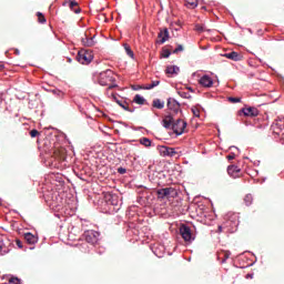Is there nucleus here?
Returning <instances> with one entry per match:
<instances>
[{
  "label": "nucleus",
  "mask_w": 284,
  "mask_h": 284,
  "mask_svg": "<svg viewBox=\"0 0 284 284\" xmlns=\"http://www.w3.org/2000/svg\"><path fill=\"white\" fill-rule=\"evenodd\" d=\"M98 81L100 85H110V83L114 81V72H112V70L102 71L99 74Z\"/></svg>",
  "instance_id": "f257e3e1"
},
{
  "label": "nucleus",
  "mask_w": 284,
  "mask_h": 284,
  "mask_svg": "<svg viewBox=\"0 0 284 284\" xmlns=\"http://www.w3.org/2000/svg\"><path fill=\"white\" fill-rule=\"evenodd\" d=\"M158 199H176L178 192L174 187L159 189L156 191Z\"/></svg>",
  "instance_id": "f03ea898"
},
{
  "label": "nucleus",
  "mask_w": 284,
  "mask_h": 284,
  "mask_svg": "<svg viewBox=\"0 0 284 284\" xmlns=\"http://www.w3.org/2000/svg\"><path fill=\"white\" fill-rule=\"evenodd\" d=\"M101 236V233L97 231H85L83 233V239L87 241V243H90V245H97L99 243V237Z\"/></svg>",
  "instance_id": "7ed1b4c3"
},
{
  "label": "nucleus",
  "mask_w": 284,
  "mask_h": 284,
  "mask_svg": "<svg viewBox=\"0 0 284 284\" xmlns=\"http://www.w3.org/2000/svg\"><path fill=\"white\" fill-rule=\"evenodd\" d=\"M187 128V122L182 119H178L175 122L172 124V130L173 132L178 135L181 136L185 132V129Z\"/></svg>",
  "instance_id": "20e7f679"
},
{
  "label": "nucleus",
  "mask_w": 284,
  "mask_h": 284,
  "mask_svg": "<svg viewBox=\"0 0 284 284\" xmlns=\"http://www.w3.org/2000/svg\"><path fill=\"white\" fill-rule=\"evenodd\" d=\"M92 53L90 51H79L77 55V61L82 63V65H88V63H92Z\"/></svg>",
  "instance_id": "39448f33"
},
{
  "label": "nucleus",
  "mask_w": 284,
  "mask_h": 284,
  "mask_svg": "<svg viewBox=\"0 0 284 284\" xmlns=\"http://www.w3.org/2000/svg\"><path fill=\"white\" fill-rule=\"evenodd\" d=\"M180 234L183 241H185L186 243H190V241H192V229H190V226L182 224L180 226Z\"/></svg>",
  "instance_id": "423d86ee"
},
{
  "label": "nucleus",
  "mask_w": 284,
  "mask_h": 284,
  "mask_svg": "<svg viewBox=\"0 0 284 284\" xmlns=\"http://www.w3.org/2000/svg\"><path fill=\"white\" fill-rule=\"evenodd\" d=\"M161 156H175L178 154L176 150L170 146H162L160 149Z\"/></svg>",
  "instance_id": "0eeeda50"
},
{
  "label": "nucleus",
  "mask_w": 284,
  "mask_h": 284,
  "mask_svg": "<svg viewBox=\"0 0 284 284\" xmlns=\"http://www.w3.org/2000/svg\"><path fill=\"white\" fill-rule=\"evenodd\" d=\"M227 174L229 176H232V179H239L241 174V169L236 165H229Z\"/></svg>",
  "instance_id": "6e6552de"
},
{
  "label": "nucleus",
  "mask_w": 284,
  "mask_h": 284,
  "mask_svg": "<svg viewBox=\"0 0 284 284\" xmlns=\"http://www.w3.org/2000/svg\"><path fill=\"white\" fill-rule=\"evenodd\" d=\"M200 85H202L203 88H212V85H214V80H212L210 78V75H203L200 80H199Z\"/></svg>",
  "instance_id": "1a4fd4ad"
},
{
  "label": "nucleus",
  "mask_w": 284,
  "mask_h": 284,
  "mask_svg": "<svg viewBox=\"0 0 284 284\" xmlns=\"http://www.w3.org/2000/svg\"><path fill=\"white\" fill-rule=\"evenodd\" d=\"M111 97H112L113 101H115V103H118V105H120V108H122L126 112H132V110H130V106L125 102V100H119V98L114 93H112Z\"/></svg>",
  "instance_id": "9d476101"
},
{
  "label": "nucleus",
  "mask_w": 284,
  "mask_h": 284,
  "mask_svg": "<svg viewBox=\"0 0 284 284\" xmlns=\"http://www.w3.org/2000/svg\"><path fill=\"white\" fill-rule=\"evenodd\" d=\"M24 241L28 245H34L39 242V237L30 232L24 233Z\"/></svg>",
  "instance_id": "9b49d317"
},
{
  "label": "nucleus",
  "mask_w": 284,
  "mask_h": 284,
  "mask_svg": "<svg viewBox=\"0 0 284 284\" xmlns=\"http://www.w3.org/2000/svg\"><path fill=\"white\" fill-rule=\"evenodd\" d=\"M241 112L244 114V116H256L258 114V109L254 106L244 108L241 110Z\"/></svg>",
  "instance_id": "f8f14e48"
},
{
  "label": "nucleus",
  "mask_w": 284,
  "mask_h": 284,
  "mask_svg": "<svg viewBox=\"0 0 284 284\" xmlns=\"http://www.w3.org/2000/svg\"><path fill=\"white\" fill-rule=\"evenodd\" d=\"M158 39H160L158 43H161V44L165 43V41L170 39V31H168V29L161 30L158 34Z\"/></svg>",
  "instance_id": "ddd939ff"
},
{
  "label": "nucleus",
  "mask_w": 284,
  "mask_h": 284,
  "mask_svg": "<svg viewBox=\"0 0 284 284\" xmlns=\"http://www.w3.org/2000/svg\"><path fill=\"white\" fill-rule=\"evenodd\" d=\"M224 57L226 59H230L231 61H241L243 59V55H241V53H239L236 51L225 53Z\"/></svg>",
  "instance_id": "4468645a"
},
{
  "label": "nucleus",
  "mask_w": 284,
  "mask_h": 284,
  "mask_svg": "<svg viewBox=\"0 0 284 284\" xmlns=\"http://www.w3.org/2000/svg\"><path fill=\"white\" fill-rule=\"evenodd\" d=\"M163 128L166 130H172V125L174 124V118L172 115H166L162 121Z\"/></svg>",
  "instance_id": "2eb2a0df"
},
{
  "label": "nucleus",
  "mask_w": 284,
  "mask_h": 284,
  "mask_svg": "<svg viewBox=\"0 0 284 284\" xmlns=\"http://www.w3.org/2000/svg\"><path fill=\"white\" fill-rule=\"evenodd\" d=\"M230 256H232V253L230 251H220L217 253V258L219 261H221V263H225V261H227Z\"/></svg>",
  "instance_id": "dca6fc26"
},
{
  "label": "nucleus",
  "mask_w": 284,
  "mask_h": 284,
  "mask_svg": "<svg viewBox=\"0 0 284 284\" xmlns=\"http://www.w3.org/2000/svg\"><path fill=\"white\" fill-rule=\"evenodd\" d=\"M69 8L75 14H79V12H81V8H79V2H77L75 0H69Z\"/></svg>",
  "instance_id": "f3484780"
},
{
  "label": "nucleus",
  "mask_w": 284,
  "mask_h": 284,
  "mask_svg": "<svg viewBox=\"0 0 284 284\" xmlns=\"http://www.w3.org/2000/svg\"><path fill=\"white\" fill-rule=\"evenodd\" d=\"M184 6H186L190 10H194L199 6V0H184Z\"/></svg>",
  "instance_id": "a211bd4d"
},
{
  "label": "nucleus",
  "mask_w": 284,
  "mask_h": 284,
  "mask_svg": "<svg viewBox=\"0 0 284 284\" xmlns=\"http://www.w3.org/2000/svg\"><path fill=\"white\" fill-rule=\"evenodd\" d=\"M153 108H156V110H163L165 108V102L161 101V99H155L152 102Z\"/></svg>",
  "instance_id": "6ab92c4d"
},
{
  "label": "nucleus",
  "mask_w": 284,
  "mask_h": 284,
  "mask_svg": "<svg viewBox=\"0 0 284 284\" xmlns=\"http://www.w3.org/2000/svg\"><path fill=\"white\" fill-rule=\"evenodd\" d=\"M9 252H10V247H8L6 245L3 240H0V254H1V256H6V254H8Z\"/></svg>",
  "instance_id": "aec40b11"
},
{
  "label": "nucleus",
  "mask_w": 284,
  "mask_h": 284,
  "mask_svg": "<svg viewBox=\"0 0 284 284\" xmlns=\"http://www.w3.org/2000/svg\"><path fill=\"white\" fill-rule=\"evenodd\" d=\"M82 43L88 48H92V45H94V38H88V36L84 34V38H82Z\"/></svg>",
  "instance_id": "412c9836"
},
{
  "label": "nucleus",
  "mask_w": 284,
  "mask_h": 284,
  "mask_svg": "<svg viewBox=\"0 0 284 284\" xmlns=\"http://www.w3.org/2000/svg\"><path fill=\"white\" fill-rule=\"evenodd\" d=\"M168 108H169V110H174V112H176V110H179V104L176 103V101L169 99Z\"/></svg>",
  "instance_id": "4be33fe9"
},
{
  "label": "nucleus",
  "mask_w": 284,
  "mask_h": 284,
  "mask_svg": "<svg viewBox=\"0 0 284 284\" xmlns=\"http://www.w3.org/2000/svg\"><path fill=\"white\" fill-rule=\"evenodd\" d=\"M179 67L176 65H170L166 68V74H179Z\"/></svg>",
  "instance_id": "5701e85b"
},
{
  "label": "nucleus",
  "mask_w": 284,
  "mask_h": 284,
  "mask_svg": "<svg viewBox=\"0 0 284 284\" xmlns=\"http://www.w3.org/2000/svg\"><path fill=\"white\" fill-rule=\"evenodd\" d=\"M170 54H172V51L168 47H163L161 57H163V59H169Z\"/></svg>",
  "instance_id": "b1692460"
},
{
  "label": "nucleus",
  "mask_w": 284,
  "mask_h": 284,
  "mask_svg": "<svg viewBox=\"0 0 284 284\" xmlns=\"http://www.w3.org/2000/svg\"><path fill=\"white\" fill-rule=\"evenodd\" d=\"M139 141L141 145H144V148H150L152 145V141L148 138H141Z\"/></svg>",
  "instance_id": "393cba45"
},
{
  "label": "nucleus",
  "mask_w": 284,
  "mask_h": 284,
  "mask_svg": "<svg viewBox=\"0 0 284 284\" xmlns=\"http://www.w3.org/2000/svg\"><path fill=\"white\" fill-rule=\"evenodd\" d=\"M134 103H136L138 105H143L145 103V98L136 94L133 99Z\"/></svg>",
  "instance_id": "a878e982"
},
{
  "label": "nucleus",
  "mask_w": 284,
  "mask_h": 284,
  "mask_svg": "<svg viewBox=\"0 0 284 284\" xmlns=\"http://www.w3.org/2000/svg\"><path fill=\"white\" fill-rule=\"evenodd\" d=\"M159 83H161V81H159V80L152 81V83H149L144 87V90H153V88H156V85H159Z\"/></svg>",
  "instance_id": "bb28decb"
},
{
  "label": "nucleus",
  "mask_w": 284,
  "mask_h": 284,
  "mask_svg": "<svg viewBox=\"0 0 284 284\" xmlns=\"http://www.w3.org/2000/svg\"><path fill=\"white\" fill-rule=\"evenodd\" d=\"M253 201H254V197L252 196V194H246V195L244 196V203H245V205L250 206Z\"/></svg>",
  "instance_id": "cd10ccee"
},
{
  "label": "nucleus",
  "mask_w": 284,
  "mask_h": 284,
  "mask_svg": "<svg viewBox=\"0 0 284 284\" xmlns=\"http://www.w3.org/2000/svg\"><path fill=\"white\" fill-rule=\"evenodd\" d=\"M37 17H38V22L39 23H45V16H43V13L42 12H37Z\"/></svg>",
  "instance_id": "c85d7f7f"
},
{
  "label": "nucleus",
  "mask_w": 284,
  "mask_h": 284,
  "mask_svg": "<svg viewBox=\"0 0 284 284\" xmlns=\"http://www.w3.org/2000/svg\"><path fill=\"white\" fill-rule=\"evenodd\" d=\"M125 52L129 57H131V59H134V52L129 45H125Z\"/></svg>",
  "instance_id": "c756f323"
},
{
  "label": "nucleus",
  "mask_w": 284,
  "mask_h": 284,
  "mask_svg": "<svg viewBox=\"0 0 284 284\" xmlns=\"http://www.w3.org/2000/svg\"><path fill=\"white\" fill-rule=\"evenodd\" d=\"M183 44H179L176 49L173 50V54H179V52H183Z\"/></svg>",
  "instance_id": "7c9ffc66"
},
{
  "label": "nucleus",
  "mask_w": 284,
  "mask_h": 284,
  "mask_svg": "<svg viewBox=\"0 0 284 284\" xmlns=\"http://www.w3.org/2000/svg\"><path fill=\"white\" fill-rule=\"evenodd\" d=\"M39 132L37 131V129H33L30 131V136L31 139H37V136H39Z\"/></svg>",
  "instance_id": "2f4dec72"
},
{
  "label": "nucleus",
  "mask_w": 284,
  "mask_h": 284,
  "mask_svg": "<svg viewBox=\"0 0 284 284\" xmlns=\"http://www.w3.org/2000/svg\"><path fill=\"white\" fill-rule=\"evenodd\" d=\"M227 99H229L230 103H241V98H232V97H230Z\"/></svg>",
  "instance_id": "473e14b6"
},
{
  "label": "nucleus",
  "mask_w": 284,
  "mask_h": 284,
  "mask_svg": "<svg viewBox=\"0 0 284 284\" xmlns=\"http://www.w3.org/2000/svg\"><path fill=\"white\" fill-rule=\"evenodd\" d=\"M192 112H193V116H196L197 119H199V116H201V111L199 109L193 108Z\"/></svg>",
  "instance_id": "72a5a7b5"
},
{
  "label": "nucleus",
  "mask_w": 284,
  "mask_h": 284,
  "mask_svg": "<svg viewBox=\"0 0 284 284\" xmlns=\"http://www.w3.org/2000/svg\"><path fill=\"white\" fill-rule=\"evenodd\" d=\"M52 92H53L54 94H57V97H59L60 99H62L63 92H62L61 90L54 89Z\"/></svg>",
  "instance_id": "f704fd0d"
},
{
  "label": "nucleus",
  "mask_w": 284,
  "mask_h": 284,
  "mask_svg": "<svg viewBox=\"0 0 284 284\" xmlns=\"http://www.w3.org/2000/svg\"><path fill=\"white\" fill-rule=\"evenodd\" d=\"M179 94L182 97V99H190V93L187 92L180 91Z\"/></svg>",
  "instance_id": "c9c22d12"
},
{
  "label": "nucleus",
  "mask_w": 284,
  "mask_h": 284,
  "mask_svg": "<svg viewBox=\"0 0 284 284\" xmlns=\"http://www.w3.org/2000/svg\"><path fill=\"white\" fill-rule=\"evenodd\" d=\"M8 284H21V282L19 281V278L13 277V278H11V280L9 281Z\"/></svg>",
  "instance_id": "e433bc0d"
},
{
  "label": "nucleus",
  "mask_w": 284,
  "mask_h": 284,
  "mask_svg": "<svg viewBox=\"0 0 284 284\" xmlns=\"http://www.w3.org/2000/svg\"><path fill=\"white\" fill-rule=\"evenodd\" d=\"M16 245H17L20 250H23V242H21V240H16Z\"/></svg>",
  "instance_id": "4c0bfd02"
},
{
  "label": "nucleus",
  "mask_w": 284,
  "mask_h": 284,
  "mask_svg": "<svg viewBox=\"0 0 284 284\" xmlns=\"http://www.w3.org/2000/svg\"><path fill=\"white\" fill-rule=\"evenodd\" d=\"M227 161H234V159H236V154L231 153L226 156Z\"/></svg>",
  "instance_id": "58836bf2"
},
{
  "label": "nucleus",
  "mask_w": 284,
  "mask_h": 284,
  "mask_svg": "<svg viewBox=\"0 0 284 284\" xmlns=\"http://www.w3.org/2000/svg\"><path fill=\"white\" fill-rule=\"evenodd\" d=\"M195 30H196L197 32H203V31H204L203 26H201V24H196V26H195Z\"/></svg>",
  "instance_id": "ea45409f"
},
{
  "label": "nucleus",
  "mask_w": 284,
  "mask_h": 284,
  "mask_svg": "<svg viewBox=\"0 0 284 284\" xmlns=\"http://www.w3.org/2000/svg\"><path fill=\"white\" fill-rule=\"evenodd\" d=\"M119 174H125L126 170L124 168L118 169Z\"/></svg>",
  "instance_id": "a19ab883"
},
{
  "label": "nucleus",
  "mask_w": 284,
  "mask_h": 284,
  "mask_svg": "<svg viewBox=\"0 0 284 284\" xmlns=\"http://www.w3.org/2000/svg\"><path fill=\"white\" fill-rule=\"evenodd\" d=\"M245 278H254V274H246Z\"/></svg>",
  "instance_id": "79ce46f5"
},
{
  "label": "nucleus",
  "mask_w": 284,
  "mask_h": 284,
  "mask_svg": "<svg viewBox=\"0 0 284 284\" xmlns=\"http://www.w3.org/2000/svg\"><path fill=\"white\" fill-rule=\"evenodd\" d=\"M217 232H219V233L223 232V226H219V227H217Z\"/></svg>",
  "instance_id": "37998d69"
},
{
  "label": "nucleus",
  "mask_w": 284,
  "mask_h": 284,
  "mask_svg": "<svg viewBox=\"0 0 284 284\" xmlns=\"http://www.w3.org/2000/svg\"><path fill=\"white\" fill-rule=\"evenodd\" d=\"M3 68H6V65H3V63L0 62V72L1 70H3Z\"/></svg>",
  "instance_id": "c03bdc74"
},
{
  "label": "nucleus",
  "mask_w": 284,
  "mask_h": 284,
  "mask_svg": "<svg viewBox=\"0 0 284 284\" xmlns=\"http://www.w3.org/2000/svg\"><path fill=\"white\" fill-rule=\"evenodd\" d=\"M112 88H114V85H110V87L108 88V90H112Z\"/></svg>",
  "instance_id": "a18cd8bd"
},
{
  "label": "nucleus",
  "mask_w": 284,
  "mask_h": 284,
  "mask_svg": "<svg viewBox=\"0 0 284 284\" xmlns=\"http://www.w3.org/2000/svg\"><path fill=\"white\" fill-rule=\"evenodd\" d=\"M189 90H190L191 92H193L192 88H189Z\"/></svg>",
  "instance_id": "49530a36"
}]
</instances>
